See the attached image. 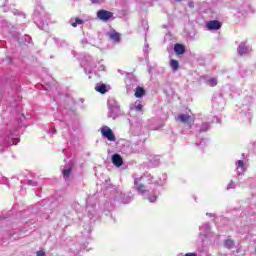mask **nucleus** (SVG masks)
<instances>
[{
  "label": "nucleus",
  "instance_id": "obj_1",
  "mask_svg": "<svg viewBox=\"0 0 256 256\" xmlns=\"http://www.w3.org/2000/svg\"><path fill=\"white\" fill-rule=\"evenodd\" d=\"M132 179L134 180V189L137 191L138 195H141L150 203H155L159 197V191L155 190V188H151L149 185L154 184L158 187H163L167 182V175L162 173L155 178L151 173L146 172L141 176L133 174Z\"/></svg>",
  "mask_w": 256,
  "mask_h": 256
},
{
  "label": "nucleus",
  "instance_id": "obj_2",
  "mask_svg": "<svg viewBox=\"0 0 256 256\" xmlns=\"http://www.w3.org/2000/svg\"><path fill=\"white\" fill-rule=\"evenodd\" d=\"M229 7L235 9L237 13H241L242 15L251 11V6L243 0H231Z\"/></svg>",
  "mask_w": 256,
  "mask_h": 256
},
{
  "label": "nucleus",
  "instance_id": "obj_3",
  "mask_svg": "<svg viewBox=\"0 0 256 256\" xmlns=\"http://www.w3.org/2000/svg\"><path fill=\"white\" fill-rule=\"evenodd\" d=\"M108 117L110 119H115L121 115V107L119 106V102H117L114 98H110L108 100Z\"/></svg>",
  "mask_w": 256,
  "mask_h": 256
},
{
  "label": "nucleus",
  "instance_id": "obj_4",
  "mask_svg": "<svg viewBox=\"0 0 256 256\" xmlns=\"http://www.w3.org/2000/svg\"><path fill=\"white\" fill-rule=\"evenodd\" d=\"M199 235L202 237V241L205 239H213V232H211V225L209 223H204L199 228Z\"/></svg>",
  "mask_w": 256,
  "mask_h": 256
},
{
  "label": "nucleus",
  "instance_id": "obj_5",
  "mask_svg": "<svg viewBox=\"0 0 256 256\" xmlns=\"http://www.w3.org/2000/svg\"><path fill=\"white\" fill-rule=\"evenodd\" d=\"M64 161L66 162V164L61 167V171L64 181L68 183L69 179H71V171H73V162H71V160H69L68 162L67 160Z\"/></svg>",
  "mask_w": 256,
  "mask_h": 256
},
{
  "label": "nucleus",
  "instance_id": "obj_6",
  "mask_svg": "<svg viewBox=\"0 0 256 256\" xmlns=\"http://www.w3.org/2000/svg\"><path fill=\"white\" fill-rule=\"evenodd\" d=\"M113 17V12L107 11L105 9L98 10L97 12V19L100 21H103L104 23H107L109 19H112Z\"/></svg>",
  "mask_w": 256,
  "mask_h": 256
},
{
  "label": "nucleus",
  "instance_id": "obj_7",
  "mask_svg": "<svg viewBox=\"0 0 256 256\" xmlns=\"http://www.w3.org/2000/svg\"><path fill=\"white\" fill-rule=\"evenodd\" d=\"M101 134L108 141H116L115 134L113 133V130H111V128H109L108 126H103L101 128Z\"/></svg>",
  "mask_w": 256,
  "mask_h": 256
},
{
  "label": "nucleus",
  "instance_id": "obj_8",
  "mask_svg": "<svg viewBox=\"0 0 256 256\" xmlns=\"http://www.w3.org/2000/svg\"><path fill=\"white\" fill-rule=\"evenodd\" d=\"M223 24L219 20H210L206 23L208 31H219Z\"/></svg>",
  "mask_w": 256,
  "mask_h": 256
},
{
  "label": "nucleus",
  "instance_id": "obj_9",
  "mask_svg": "<svg viewBox=\"0 0 256 256\" xmlns=\"http://www.w3.org/2000/svg\"><path fill=\"white\" fill-rule=\"evenodd\" d=\"M114 199L115 201H120V203H123L124 205H127L128 203H131V201H133V198L131 196H127L121 192H117Z\"/></svg>",
  "mask_w": 256,
  "mask_h": 256
},
{
  "label": "nucleus",
  "instance_id": "obj_10",
  "mask_svg": "<svg viewBox=\"0 0 256 256\" xmlns=\"http://www.w3.org/2000/svg\"><path fill=\"white\" fill-rule=\"evenodd\" d=\"M176 121H180V123H184V125H188L189 129L193 125V121L188 114H180L177 116Z\"/></svg>",
  "mask_w": 256,
  "mask_h": 256
},
{
  "label": "nucleus",
  "instance_id": "obj_11",
  "mask_svg": "<svg viewBox=\"0 0 256 256\" xmlns=\"http://www.w3.org/2000/svg\"><path fill=\"white\" fill-rule=\"evenodd\" d=\"M238 55L243 57V55H249L251 53V47L247 46L245 42H241L240 45L238 46Z\"/></svg>",
  "mask_w": 256,
  "mask_h": 256
},
{
  "label": "nucleus",
  "instance_id": "obj_12",
  "mask_svg": "<svg viewBox=\"0 0 256 256\" xmlns=\"http://www.w3.org/2000/svg\"><path fill=\"white\" fill-rule=\"evenodd\" d=\"M143 112V104L141 102L136 101L134 104L130 106V115L134 113H142Z\"/></svg>",
  "mask_w": 256,
  "mask_h": 256
},
{
  "label": "nucleus",
  "instance_id": "obj_13",
  "mask_svg": "<svg viewBox=\"0 0 256 256\" xmlns=\"http://www.w3.org/2000/svg\"><path fill=\"white\" fill-rule=\"evenodd\" d=\"M110 41H113V43H120L121 41V35L119 34V32L115 31V30H111L107 33Z\"/></svg>",
  "mask_w": 256,
  "mask_h": 256
},
{
  "label": "nucleus",
  "instance_id": "obj_14",
  "mask_svg": "<svg viewBox=\"0 0 256 256\" xmlns=\"http://www.w3.org/2000/svg\"><path fill=\"white\" fill-rule=\"evenodd\" d=\"M17 143H19V138H15L14 134H10V136L3 139L4 145H17Z\"/></svg>",
  "mask_w": 256,
  "mask_h": 256
},
{
  "label": "nucleus",
  "instance_id": "obj_15",
  "mask_svg": "<svg viewBox=\"0 0 256 256\" xmlns=\"http://www.w3.org/2000/svg\"><path fill=\"white\" fill-rule=\"evenodd\" d=\"M95 91H97V93H101L102 95H105V93H107V91H109V86L99 82L95 86Z\"/></svg>",
  "mask_w": 256,
  "mask_h": 256
},
{
  "label": "nucleus",
  "instance_id": "obj_16",
  "mask_svg": "<svg viewBox=\"0 0 256 256\" xmlns=\"http://www.w3.org/2000/svg\"><path fill=\"white\" fill-rule=\"evenodd\" d=\"M112 163L116 167H121V165H123V158L119 154H113L112 155Z\"/></svg>",
  "mask_w": 256,
  "mask_h": 256
},
{
  "label": "nucleus",
  "instance_id": "obj_17",
  "mask_svg": "<svg viewBox=\"0 0 256 256\" xmlns=\"http://www.w3.org/2000/svg\"><path fill=\"white\" fill-rule=\"evenodd\" d=\"M236 171L239 175L245 173V162L243 160L236 161Z\"/></svg>",
  "mask_w": 256,
  "mask_h": 256
},
{
  "label": "nucleus",
  "instance_id": "obj_18",
  "mask_svg": "<svg viewBox=\"0 0 256 256\" xmlns=\"http://www.w3.org/2000/svg\"><path fill=\"white\" fill-rule=\"evenodd\" d=\"M130 123L132 125V129H141L142 125H143V122L141 121V119L139 118H132L130 120Z\"/></svg>",
  "mask_w": 256,
  "mask_h": 256
},
{
  "label": "nucleus",
  "instance_id": "obj_19",
  "mask_svg": "<svg viewBox=\"0 0 256 256\" xmlns=\"http://www.w3.org/2000/svg\"><path fill=\"white\" fill-rule=\"evenodd\" d=\"M174 52L176 53V55H183L185 53V46L179 43L175 44Z\"/></svg>",
  "mask_w": 256,
  "mask_h": 256
},
{
  "label": "nucleus",
  "instance_id": "obj_20",
  "mask_svg": "<svg viewBox=\"0 0 256 256\" xmlns=\"http://www.w3.org/2000/svg\"><path fill=\"white\" fill-rule=\"evenodd\" d=\"M134 95L137 99H141V97L145 95V89L141 86H137Z\"/></svg>",
  "mask_w": 256,
  "mask_h": 256
},
{
  "label": "nucleus",
  "instance_id": "obj_21",
  "mask_svg": "<svg viewBox=\"0 0 256 256\" xmlns=\"http://www.w3.org/2000/svg\"><path fill=\"white\" fill-rule=\"evenodd\" d=\"M69 23L72 27H77L78 25H83L85 21H83V19L80 18H71Z\"/></svg>",
  "mask_w": 256,
  "mask_h": 256
},
{
  "label": "nucleus",
  "instance_id": "obj_22",
  "mask_svg": "<svg viewBox=\"0 0 256 256\" xmlns=\"http://www.w3.org/2000/svg\"><path fill=\"white\" fill-rule=\"evenodd\" d=\"M211 129V124L209 122H204L200 126V133H207Z\"/></svg>",
  "mask_w": 256,
  "mask_h": 256
},
{
  "label": "nucleus",
  "instance_id": "obj_23",
  "mask_svg": "<svg viewBox=\"0 0 256 256\" xmlns=\"http://www.w3.org/2000/svg\"><path fill=\"white\" fill-rule=\"evenodd\" d=\"M170 67H171L172 71H178L179 70V61H177L175 59H171Z\"/></svg>",
  "mask_w": 256,
  "mask_h": 256
},
{
  "label": "nucleus",
  "instance_id": "obj_24",
  "mask_svg": "<svg viewBox=\"0 0 256 256\" xmlns=\"http://www.w3.org/2000/svg\"><path fill=\"white\" fill-rule=\"evenodd\" d=\"M18 41H19L20 44L27 45V44L31 43V36L25 35L24 36V41L21 38H19Z\"/></svg>",
  "mask_w": 256,
  "mask_h": 256
},
{
  "label": "nucleus",
  "instance_id": "obj_25",
  "mask_svg": "<svg viewBox=\"0 0 256 256\" xmlns=\"http://www.w3.org/2000/svg\"><path fill=\"white\" fill-rule=\"evenodd\" d=\"M224 245L227 249H233L235 247V242H233L232 239H227L225 242H224Z\"/></svg>",
  "mask_w": 256,
  "mask_h": 256
},
{
  "label": "nucleus",
  "instance_id": "obj_26",
  "mask_svg": "<svg viewBox=\"0 0 256 256\" xmlns=\"http://www.w3.org/2000/svg\"><path fill=\"white\" fill-rule=\"evenodd\" d=\"M143 53L147 59V57H149V43H147V42H145V44H144Z\"/></svg>",
  "mask_w": 256,
  "mask_h": 256
},
{
  "label": "nucleus",
  "instance_id": "obj_27",
  "mask_svg": "<svg viewBox=\"0 0 256 256\" xmlns=\"http://www.w3.org/2000/svg\"><path fill=\"white\" fill-rule=\"evenodd\" d=\"M208 85L210 87H216L217 85V78H210L208 81H207Z\"/></svg>",
  "mask_w": 256,
  "mask_h": 256
},
{
  "label": "nucleus",
  "instance_id": "obj_28",
  "mask_svg": "<svg viewBox=\"0 0 256 256\" xmlns=\"http://www.w3.org/2000/svg\"><path fill=\"white\" fill-rule=\"evenodd\" d=\"M242 115H245L246 119H248V120L253 117V113L251 112V109H248L247 112H245V110H243Z\"/></svg>",
  "mask_w": 256,
  "mask_h": 256
},
{
  "label": "nucleus",
  "instance_id": "obj_29",
  "mask_svg": "<svg viewBox=\"0 0 256 256\" xmlns=\"http://www.w3.org/2000/svg\"><path fill=\"white\" fill-rule=\"evenodd\" d=\"M196 146L203 149V147L207 146V140L202 139L200 142H196Z\"/></svg>",
  "mask_w": 256,
  "mask_h": 256
},
{
  "label": "nucleus",
  "instance_id": "obj_30",
  "mask_svg": "<svg viewBox=\"0 0 256 256\" xmlns=\"http://www.w3.org/2000/svg\"><path fill=\"white\" fill-rule=\"evenodd\" d=\"M214 101H220L222 103V105H225V100H223V94H219L218 97L214 98Z\"/></svg>",
  "mask_w": 256,
  "mask_h": 256
},
{
  "label": "nucleus",
  "instance_id": "obj_31",
  "mask_svg": "<svg viewBox=\"0 0 256 256\" xmlns=\"http://www.w3.org/2000/svg\"><path fill=\"white\" fill-rule=\"evenodd\" d=\"M237 187V184H235L233 181H230L227 185V189H235Z\"/></svg>",
  "mask_w": 256,
  "mask_h": 256
},
{
  "label": "nucleus",
  "instance_id": "obj_32",
  "mask_svg": "<svg viewBox=\"0 0 256 256\" xmlns=\"http://www.w3.org/2000/svg\"><path fill=\"white\" fill-rule=\"evenodd\" d=\"M27 185H30L31 187H37V182H35L33 180H28Z\"/></svg>",
  "mask_w": 256,
  "mask_h": 256
},
{
  "label": "nucleus",
  "instance_id": "obj_33",
  "mask_svg": "<svg viewBox=\"0 0 256 256\" xmlns=\"http://www.w3.org/2000/svg\"><path fill=\"white\" fill-rule=\"evenodd\" d=\"M84 229H85L84 233H88V234L91 233V225L89 224L85 225Z\"/></svg>",
  "mask_w": 256,
  "mask_h": 256
},
{
  "label": "nucleus",
  "instance_id": "obj_34",
  "mask_svg": "<svg viewBox=\"0 0 256 256\" xmlns=\"http://www.w3.org/2000/svg\"><path fill=\"white\" fill-rule=\"evenodd\" d=\"M211 123H221V118L214 116Z\"/></svg>",
  "mask_w": 256,
  "mask_h": 256
},
{
  "label": "nucleus",
  "instance_id": "obj_35",
  "mask_svg": "<svg viewBox=\"0 0 256 256\" xmlns=\"http://www.w3.org/2000/svg\"><path fill=\"white\" fill-rule=\"evenodd\" d=\"M188 7H190V9H193V7H195V3H193V1H188Z\"/></svg>",
  "mask_w": 256,
  "mask_h": 256
},
{
  "label": "nucleus",
  "instance_id": "obj_36",
  "mask_svg": "<svg viewBox=\"0 0 256 256\" xmlns=\"http://www.w3.org/2000/svg\"><path fill=\"white\" fill-rule=\"evenodd\" d=\"M37 256H45V251L39 250V251L37 252Z\"/></svg>",
  "mask_w": 256,
  "mask_h": 256
},
{
  "label": "nucleus",
  "instance_id": "obj_37",
  "mask_svg": "<svg viewBox=\"0 0 256 256\" xmlns=\"http://www.w3.org/2000/svg\"><path fill=\"white\" fill-rule=\"evenodd\" d=\"M84 71H85L86 74H91V73H93V70L87 69V68H84Z\"/></svg>",
  "mask_w": 256,
  "mask_h": 256
},
{
  "label": "nucleus",
  "instance_id": "obj_38",
  "mask_svg": "<svg viewBox=\"0 0 256 256\" xmlns=\"http://www.w3.org/2000/svg\"><path fill=\"white\" fill-rule=\"evenodd\" d=\"M98 71H105V65H100L98 67Z\"/></svg>",
  "mask_w": 256,
  "mask_h": 256
},
{
  "label": "nucleus",
  "instance_id": "obj_39",
  "mask_svg": "<svg viewBox=\"0 0 256 256\" xmlns=\"http://www.w3.org/2000/svg\"><path fill=\"white\" fill-rule=\"evenodd\" d=\"M86 209L88 213H91V206H89V202H87Z\"/></svg>",
  "mask_w": 256,
  "mask_h": 256
},
{
  "label": "nucleus",
  "instance_id": "obj_40",
  "mask_svg": "<svg viewBox=\"0 0 256 256\" xmlns=\"http://www.w3.org/2000/svg\"><path fill=\"white\" fill-rule=\"evenodd\" d=\"M185 256H197V253H186Z\"/></svg>",
  "mask_w": 256,
  "mask_h": 256
},
{
  "label": "nucleus",
  "instance_id": "obj_41",
  "mask_svg": "<svg viewBox=\"0 0 256 256\" xmlns=\"http://www.w3.org/2000/svg\"><path fill=\"white\" fill-rule=\"evenodd\" d=\"M207 217H215V214L213 213H206Z\"/></svg>",
  "mask_w": 256,
  "mask_h": 256
},
{
  "label": "nucleus",
  "instance_id": "obj_42",
  "mask_svg": "<svg viewBox=\"0 0 256 256\" xmlns=\"http://www.w3.org/2000/svg\"><path fill=\"white\" fill-rule=\"evenodd\" d=\"M55 133H57V129H53V130L51 131V134H52V135H55Z\"/></svg>",
  "mask_w": 256,
  "mask_h": 256
},
{
  "label": "nucleus",
  "instance_id": "obj_43",
  "mask_svg": "<svg viewBox=\"0 0 256 256\" xmlns=\"http://www.w3.org/2000/svg\"><path fill=\"white\" fill-rule=\"evenodd\" d=\"M92 3H99V0H92Z\"/></svg>",
  "mask_w": 256,
  "mask_h": 256
},
{
  "label": "nucleus",
  "instance_id": "obj_44",
  "mask_svg": "<svg viewBox=\"0 0 256 256\" xmlns=\"http://www.w3.org/2000/svg\"><path fill=\"white\" fill-rule=\"evenodd\" d=\"M175 1H177L178 3L181 2V0H175Z\"/></svg>",
  "mask_w": 256,
  "mask_h": 256
},
{
  "label": "nucleus",
  "instance_id": "obj_45",
  "mask_svg": "<svg viewBox=\"0 0 256 256\" xmlns=\"http://www.w3.org/2000/svg\"><path fill=\"white\" fill-rule=\"evenodd\" d=\"M127 90L129 91V85H127Z\"/></svg>",
  "mask_w": 256,
  "mask_h": 256
},
{
  "label": "nucleus",
  "instance_id": "obj_46",
  "mask_svg": "<svg viewBox=\"0 0 256 256\" xmlns=\"http://www.w3.org/2000/svg\"><path fill=\"white\" fill-rule=\"evenodd\" d=\"M66 151H67V150H66V149H64V150H63V153H65Z\"/></svg>",
  "mask_w": 256,
  "mask_h": 256
},
{
  "label": "nucleus",
  "instance_id": "obj_47",
  "mask_svg": "<svg viewBox=\"0 0 256 256\" xmlns=\"http://www.w3.org/2000/svg\"><path fill=\"white\" fill-rule=\"evenodd\" d=\"M156 165H159V162H156Z\"/></svg>",
  "mask_w": 256,
  "mask_h": 256
},
{
  "label": "nucleus",
  "instance_id": "obj_48",
  "mask_svg": "<svg viewBox=\"0 0 256 256\" xmlns=\"http://www.w3.org/2000/svg\"><path fill=\"white\" fill-rule=\"evenodd\" d=\"M72 1H77V0H72Z\"/></svg>",
  "mask_w": 256,
  "mask_h": 256
}]
</instances>
